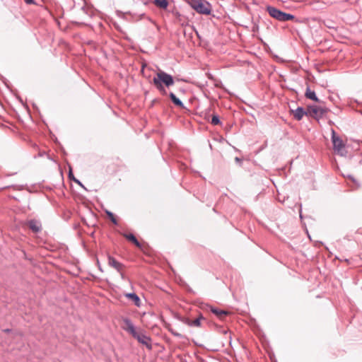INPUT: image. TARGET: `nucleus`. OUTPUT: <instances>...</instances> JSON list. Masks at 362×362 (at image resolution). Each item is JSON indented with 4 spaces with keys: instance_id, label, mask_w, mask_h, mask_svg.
<instances>
[{
    "instance_id": "nucleus-1",
    "label": "nucleus",
    "mask_w": 362,
    "mask_h": 362,
    "mask_svg": "<svg viewBox=\"0 0 362 362\" xmlns=\"http://www.w3.org/2000/svg\"><path fill=\"white\" fill-rule=\"evenodd\" d=\"M153 84L162 93H165V90L163 86L164 84L166 86L173 85L174 80L170 74L164 72L163 71L159 70L156 76L153 79Z\"/></svg>"
},
{
    "instance_id": "nucleus-2",
    "label": "nucleus",
    "mask_w": 362,
    "mask_h": 362,
    "mask_svg": "<svg viewBox=\"0 0 362 362\" xmlns=\"http://www.w3.org/2000/svg\"><path fill=\"white\" fill-rule=\"evenodd\" d=\"M189 5L197 12L209 15L211 13V5L206 0H188Z\"/></svg>"
},
{
    "instance_id": "nucleus-3",
    "label": "nucleus",
    "mask_w": 362,
    "mask_h": 362,
    "mask_svg": "<svg viewBox=\"0 0 362 362\" xmlns=\"http://www.w3.org/2000/svg\"><path fill=\"white\" fill-rule=\"evenodd\" d=\"M267 11L269 16L279 21H292L295 18L294 16L284 13L274 6H267Z\"/></svg>"
},
{
    "instance_id": "nucleus-4",
    "label": "nucleus",
    "mask_w": 362,
    "mask_h": 362,
    "mask_svg": "<svg viewBox=\"0 0 362 362\" xmlns=\"http://www.w3.org/2000/svg\"><path fill=\"white\" fill-rule=\"evenodd\" d=\"M293 117L297 120H300L303 115H306L308 117L317 119V107H308L306 110L302 107H298L296 110L293 111Z\"/></svg>"
},
{
    "instance_id": "nucleus-5",
    "label": "nucleus",
    "mask_w": 362,
    "mask_h": 362,
    "mask_svg": "<svg viewBox=\"0 0 362 362\" xmlns=\"http://www.w3.org/2000/svg\"><path fill=\"white\" fill-rule=\"evenodd\" d=\"M332 140L334 151L341 156H345L347 151L345 148V145L341 139L337 136L334 129H332Z\"/></svg>"
},
{
    "instance_id": "nucleus-6",
    "label": "nucleus",
    "mask_w": 362,
    "mask_h": 362,
    "mask_svg": "<svg viewBox=\"0 0 362 362\" xmlns=\"http://www.w3.org/2000/svg\"><path fill=\"white\" fill-rule=\"evenodd\" d=\"M138 341L145 345L148 349H151V338L141 332H136L133 336Z\"/></svg>"
},
{
    "instance_id": "nucleus-7",
    "label": "nucleus",
    "mask_w": 362,
    "mask_h": 362,
    "mask_svg": "<svg viewBox=\"0 0 362 362\" xmlns=\"http://www.w3.org/2000/svg\"><path fill=\"white\" fill-rule=\"evenodd\" d=\"M122 327L123 329H124L125 331L128 332L130 334H132V337L137 332L131 320L127 318H124L122 320Z\"/></svg>"
},
{
    "instance_id": "nucleus-8",
    "label": "nucleus",
    "mask_w": 362,
    "mask_h": 362,
    "mask_svg": "<svg viewBox=\"0 0 362 362\" xmlns=\"http://www.w3.org/2000/svg\"><path fill=\"white\" fill-rule=\"evenodd\" d=\"M108 264L110 267L117 269L121 274L122 277L124 278V276L122 274V270H123L124 266L122 263L117 261L114 257L109 256L108 257Z\"/></svg>"
},
{
    "instance_id": "nucleus-9",
    "label": "nucleus",
    "mask_w": 362,
    "mask_h": 362,
    "mask_svg": "<svg viewBox=\"0 0 362 362\" xmlns=\"http://www.w3.org/2000/svg\"><path fill=\"white\" fill-rule=\"evenodd\" d=\"M26 225L34 233H38L41 230V225L37 220H30L27 222Z\"/></svg>"
},
{
    "instance_id": "nucleus-10",
    "label": "nucleus",
    "mask_w": 362,
    "mask_h": 362,
    "mask_svg": "<svg viewBox=\"0 0 362 362\" xmlns=\"http://www.w3.org/2000/svg\"><path fill=\"white\" fill-rule=\"evenodd\" d=\"M210 310L214 315H216L221 320L225 319V317L228 315H229V312L228 311L219 310L218 308H215L213 307H211Z\"/></svg>"
},
{
    "instance_id": "nucleus-11",
    "label": "nucleus",
    "mask_w": 362,
    "mask_h": 362,
    "mask_svg": "<svg viewBox=\"0 0 362 362\" xmlns=\"http://www.w3.org/2000/svg\"><path fill=\"white\" fill-rule=\"evenodd\" d=\"M123 236L128 240L129 241L132 242L133 244H134L137 247H141V245L139 242L137 240L136 237L132 234V233H123Z\"/></svg>"
},
{
    "instance_id": "nucleus-12",
    "label": "nucleus",
    "mask_w": 362,
    "mask_h": 362,
    "mask_svg": "<svg viewBox=\"0 0 362 362\" xmlns=\"http://www.w3.org/2000/svg\"><path fill=\"white\" fill-rule=\"evenodd\" d=\"M155 5L159 8L165 10L168 6V0H154Z\"/></svg>"
},
{
    "instance_id": "nucleus-13",
    "label": "nucleus",
    "mask_w": 362,
    "mask_h": 362,
    "mask_svg": "<svg viewBox=\"0 0 362 362\" xmlns=\"http://www.w3.org/2000/svg\"><path fill=\"white\" fill-rule=\"evenodd\" d=\"M125 296L132 300L136 306H140V299L139 296L135 293H127Z\"/></svg>"
},
{
    "instance_id": "nucleus-14",
    "label": "nucleus",
    "mask_w": 362,
    "mask_h": 362,
    "mask_svg": "<svg viewBox=\"0 0 362 362\" xmlns=\"http://www.w3.org/2000/svg\"><path fill=\"white\" fill-rule=\"evenodd\" d=\"M305 95L306 98H310L313 100H317V98H316L315 91L311 90L309 88H307Z\"/></svg>"
},
{
    "instance_id": "nucleus-15",
    "label": "nucleus",
    "mask_w": 362,
    "mask_h": 362,
    "mask_svg": "<svg viewBox=\"0 0 362 362\" xmlns=\"http://www.w3.org/2000/svg\"><path fill=\"white\" fill-rule=\"evenodd\" d=\"M170 98L175 105L179 107H183L182 103L175 96V95L173 93L170 94Z\"/></svg>"
},
{
    "instance_id": "nucleus-16",
    "label": "nucleus",
    "mask_w": 362,
    "mask_h": 362,
    "mask_svg": "<svg viewBox=\"0 0 362 362\" xmlns=\"http://www.w3.org/2000/svg\"><path fill=\"white\" fill-rule=\"evenodd\" d=\"M188 325L192 327H199L201 325V318L193 320L189 322Z\"/></svg>"
},
{
    "instance_id": "nucleus-17",
    "label": "nucleus",
    "mask_w": 362,
    "mask_h": 362,
    "mask_svg": "<svg viewBox=\"0 0 362 362\" xmlns=\"http://www.w3.org/2000/svg\"><path fill=\"white\" fill-rule=\"evenodd\" d=\"M107 214L108 217L111 220V221L113 223L117 224V218L115 217V216L112 213H111V212H107Z\"/></svg>"
},
{
    "instance_id": "nucleus-18",
    "label": "nucleus",
    "mask_w": 362,
    "mask_h": 362,
    "mask_svg": "<svg viewBox=\"0 0 362 362\" xmlns=\"http://www.w3.org/2000/svg\"><path fill=\"white\" fill-rule=\"evenodd\" d=\"M220 123V120L216 115H214L211 119V124L214 125H217Z\"/></svg>"
},
{
    "instance_id": "nucleus-19",
    "label": "nucleus",
    "mask_w": 362,
    "mask_h": 362,
    "mask_svg": "<svg viewBox=\"0 0 362 362\" xmlns=\"http://www.w3.org/2000/svg\"><path fill=\"white\" fill-rule=\"evenodd\" d=\"M317 110H318V114L319 113L323 114L324 110L321 107L318 106Z\"/></svg>"
},
{
    "instance_id": "nucleus-20",
    "label": "nucleus",
    "mask_w": 362,
    "mask_h": 362,
    "mask_svg": "<svg viewBox=\"0 0 362 362\" xmlns=\"http://www.w3.org/2000/svg\"><path fill=\"white\" fill-rule=\"evenodd\" d=\"M25 3L30 4L33 3V0H24Z\"/></svg>"
},
{
    "instance_id": "nucleus-21",
    "label": "nucleus",
    "mask_w": 362,
    "mask_h": 362,
    "mask_svg": "<svg viewBox=\"0 0 362 362\" xmlns=\"http://www.w3.org/2000/svg\"><path fill=\"white\" fill-rule=\"evenodd\" d=\"M348 177H349V179H351L352 181L355 182V180L354 179V177H353L352 176L349 175V176H348Z\"/></svg>"
},
{
    "instance_id": "nucleus-22",
    "label": "nucleus",
    "mask_w": 362,
    "mask_h": 362,
    "mask_svg": "<svg viewBox=\"0 0 362 362\" xmlns=\"http://www.w3.org/2000/svg\"><path fill=\"white\" fill-rule=\"evenodd\" d=\"M173 334L174 335H176V336H180V334H177V332H173Z\"/></svg>"
},
{
    "instance_id": "nucleus-23",
    "label": "nucleus",
    "mask_w": 362,
    "mask_h": 362,
    "mask_svg": "<svg viewBox=\"0 0 362 362\" xmlns=\"http://www.w3.org/2000/svg\"><path fill=\"white\" fill-rule=\"evenodd\" d=\"M173 334L174 335H176V336H180V334H177V332H173Z\"/></svg>"
}]
</instances>
